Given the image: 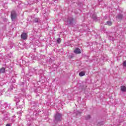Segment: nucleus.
<instances>
[{"instance_id": "1", "label": "nucleus", "mask_w": 126, "mask_h": 126, "mask_svg": "<svg viewBox=\"0 0 126 126\" xmlns=\"http://www.w3.org/2000/svg\"><path fill=\"white\" fill-rule=\"evenodd\" d=\"M24 95L22 94H20L19 96H17L15 100L16 102L17 109H22L24 107Z\"/></svg>"}, {"instance_id": "2", "label": "nucleus", "mask_w": 126, "mask_h": 126, "mask_svg": "<svg viewBox=\"0 0 126 126\" xmlns=\"http://www.w3.org/2000/svg\"><path fill=\"white\" fill-rule=\"evenodd\" d=\"M61 121H62V114L59 113H56L55 115V123H57L58 122H61Z\"/></svg>"}, {"instance_id": "3", "label": "nucleus", "mask_w": 126, "mask_h": 126, "mask_svg": "<svg viewBox=\"0 0 126 126\" xmlns=\"http://www.w3.org/2000/svg\"><path fill=\"white\" fill-rule=\"evenodd\" d=\"M16 12L15 11H12L11 12V17L12 21H14L16 19Z\"/></svg>"}, {"instance_id": "4", "label": "nucleus", "mask_w": 126, "mask_h": 126, "mask_svg": "<svg viewBox=\"0 0 126 126\" xmlns=\"http://www.w3.org/2000/svg\"><path fill=\"white\" fill-rule=\"evenodd\" d=\"M27 33H22V34L21 35V38L22 40H27Z\"/></svg>"}, {"instance_id": "5", "label": "nucleus", "mask_w": 126, "mask_h": 126, "mask_svg": "<svg viewBox=\"0 0 126 126\" xmlns=\"http://www.w3.org/2000/svg\"><path fill=\"white\" fill-rule=\"evenodd\" d=\"M65 21L67 23V24H71L72 23V21H73V18L71 17L68 18L67 20Z\"/></svg>"}, {"instance_id": "6", "label": "nucleus", "mask_w": 126, "mask_h": 126, "mask_svg": "<svg viewBox=\"0 0 126 126\" xmlns=\"http://www.w3.org/2000/svg\"><path fill=\"white\" fill-rule=\"evenodd\" d=\"M74 53L75 54H77V55L81 54V51H80V49L79 48H76L74 50Z\"/></svg>"}, {"instance_id": "7", "label": "nucleus", "mask_w": 126, "mask_h": 126, "mask_svg": "<svg viewBox=\"0 0 126 126\" xmlns=\"http://www.w3.org/2000/svg\"><path fill=\"white\" fill-rule=\"evenodd\" d=\"M8 106V104H7V103H5L3 105H1V109L2 114H3L4 113V111L2 110V108H3V107H4V108H6V107H7Z\"/></svg>"}, {"instance_id": "8", "label": "nucleus", "mask_w": 126, "mask_h": 126, "mask_svg": "<svg viewBox=\"0 0 126 126\" xmlns=\"http://www.w3.org/2000/svg\"><path fill=\"white\" fill-rule=\"evenodd\" d=\"M121 89L122 92H126V87L125 86H122L121 87Z\"/></svg>"}, {"instance_id": "9", "label": "nucleus", "mask_w": 126, "mask_h": 126, "mask_svg": "<svg viewBox=\"0 0 126 126\" xmlns=\"http://www.w3.org/2000/svg\"><path fill=\"white\" fill-rule=\"evenodd\" d=\"M33 22L34 23H38V22H40V19L39 18H35L33 20Z\"/></svg>"}, {"instance_id": "10", "label": "nucleus", "mask_w": 126, "mask_h": 126, "mask_svg": "<svg viewBox=\"0 0 126 126\" xmlns=\"http://www.w3.org/2000/svg\"><path fill=\"white\" fill-rule=\"evenodd\" d=\"M117 19H119L120 20H121V19H122L123 18V15L121 14H118L117 16Z\"/></svg>"}, {"instance_id": "11", "label": "nucleus", "mask_w": 126, "mask_h": 126, "mask_svg": "<svg viewBox=\"0 0 126 126\" xmlns=\"http://www.w3.org/2000/svg\"><path fill=\"white\" fill-rule=\"evenodd\" d=\"M5 72V68L2 67L0 69V73H4Z\"/></svg>"}, {"instance_id": "12", "label": "nucleus", "mask_w": 126, "mask_h": 126, "mask_svg": "<svg viewBox=\"0 0 126 126\" xmlns=\"http://www.w3.org/2000/svg\"><path fill=\"white\" fill-rule=\"evenodd\" d=\"M79 76L82 77L85 75V72L84 71H81L79 74Z\"/></svg>"}, {"instance_id": "13", "label": "nucleus", "mask_w": 126, "mask_h": 126, "mask_svg": "<svg viewBox=\"0 0 126 126\" xmlns=\"http://www.w3.org/2000/svg\"><path fill=\"white\" fill-rule=\"evenodd\" d=\"M105 24L106 25H108V26H111L112 25V22L107 21Z\"/></svg>"}, {"instance_id": "14", "label": "nucleus", "mask_w": 126, "mask_h": 126, "mask_svg": "<svg viewBox=\"0 0 126 126\" xmlns=\"http://www.w3.org/2000/svg\"><path fill=\"white\" fill-rule=\"evenodd\" d=\"M92 18H93L94 20H96V19H97V16H96V14H94L93 15Z\"/></svg>"}, {"instance_id": "15", "label": "nucleus", "mask_w": 126, "mask_h": 126, "mask_svg": "<svg viewBox=\"0 0 126 126\" xmlns=\"http://www.w3.org/2000/svg\"><path fill=\"white\" fill-rule=\"evenodd\" d=\"M123 67H126V60L123 62Z\"/></svg>"}, {"instance_id": "16", "label": "nucleus", "mask_w": 126, "mask_h": 126, "mask_svg": "<svg viewBox=\"0 0 126 126\" xmlns=\"http://www.w3.org/2000/svg\"><path fill=\"white\" fill-rule=\"evenodd\" d=\"M81 114V113L80 112L77 111V113H76V117H77V116H79V117H80Z\"/></svg>"}, {"instance_id": "17", "label": "nucleus", "mask_w": 126, "mask_h": 126, "mask_svg": "<svg viewBox=\"0 0 126 126\" xmlns=\"http://www.w3.org/2000/svg\"><path fill=\"white\" fill-rule=\"evenodd\" d=\"M15 116H13L12 117V118L11 119V120L12 121V123H13L14 122H15Z\"/></svg>"}, {"instance_id": "18", "label": "nucleus", "mask_w": 126, "mask_h": 126, "mask_svg": "<svg viewBox=\"0 0 126 126\" xmlns=\"http://www.w3.org/2000/svg\"><path fill=\"white\" fill-rule=\"evenodd\" d=\"M90 118H91L90 115H87V117H86V119L89 120V119H90Z\"/></svg>"}, {"instance_id": "19", "label": "nucleus", "mask_w": 126, "mask_h": 126, "mask_svg": "<svg viewBox=\"0 0 126 126\" xmlns=\"http://www.w3.org/2000/svg\"><path fill=\"white\" fill-rule=\"evenodd\" d=\"M57 43H59V44L61 43V38H58L57 39Z\"/></svg>"}, {"instance_id": "20", "label": "nucleus", "mask_w": 126, "mask_h": 126, "mask_svg": "<svg viewBox=\"0 0 126 126\" xmlns=\"http://www.w3.org/2000/svg\"><path fill=\"white\" fill-rule=\"evenodd\" d=\"M12 90H13V87H11V88H10V91H12Z\"/></svg>"}, {"instance_id": "21", "label": "nucleus", "mask_w": 126, "mask_h": 126, "mask_svg": "<svg viewBox=\"0 0 126 126\" xmlns=\"http://www.w3.org/2000/svg\"><path fill=\"white\" fill-rule=\"evenodd\" d=\"M110 39L111 40H112V41H114V40H115V37H113L112 38H111Z\"/></svg>"}, {"instance_id": "22", "label": "nucleus", "mask_w": 126, "mask_h": 126, "mask_svg": "<svg viewBox=\"0 0 126 126\" xmlns=\"http://www.w3.org/2000/svg\"><path fill=\"white\" fill-rule=\"evenodd\" d=\"M6 126H10V124H7V125H6Z\"/></svg>"}, {"instance_id": "23", "label": "nucleus", "mask_w": 126, "mask_h": 126, "mask_svg": "<svg viewBox=\"0 0 126 126\" xmlns=\"http://www.w3.org/2000/svg\"><path fill=\"white\" fill-rule=\"evenodd\" d=\"M9 57L10 58H11V57H12V55L11 54H10Z\"/></svg>"}, {"instance_id": "24", "label": "nucleus", "mask_w": 126, "mask_h": 126, "mask_svg": "<svg viewBox=\"0 0 126 126\" xmlns=\"http://www.w3.org/2000/svg\"><path fill=\"white\" fill-rule=\"evenodd\" d=\"M18 114H20H20H21V112H18Z\"/></svg>"}, {"instance_id": "25", "label": "nucleus", "mask_w": 126, "mask_h": 126, "mask_svg": "<svg viewBox=\"0 0 126 126\" xmlns=\"http://www.w3.org/2000/svg\"><path fill=\"white\" fill-rule=\"evenodd\" d=\"M117 37H120V35H117Z\"/></svg>"}, {"instance_id": "26", "label": "nucleus", "mask_w": 126, "mask_h": 126, "mask_svg": "<svg viewBox=\"0 0 126 126\" xmlns=\"http://www.w3.org/2000/svg\"><path fill=\"white\" fill-rule=\"evenodd\" d=\"M3 92H4V91H5V90H3Z\"/></svg>"}, {"instance_id": "27", "label": "nucleus", "mask_w": 126, "mask_h": 126, "mask_svg": "<svg viewBox=\"0 0 126 126\" xmlns=\"http://www.w3.org/2000/svg\"><path fill=\"white\" fill-rule=\"evenodd\" d=\"M115 36H117V34H115Z\"/></svg>"}, {"instance_id": "28", "label": "nucleus", "mask_w": 126, "mask_h": 126, "mask_svg": "<svg viewBox=\"0 0 126 126\" xmlns=\"http://www.w3.org/2000/svg\"><path fill=\"white\" fill-rule=\"evenodd\" d=\"M0 87H1V86H0Z\"/></svg>"}]
</instances>
